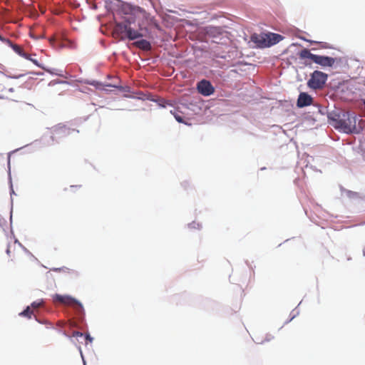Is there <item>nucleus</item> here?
Masks as SVG:
<instances>
[{
    "instance_id": "obj_18",
    "label": "nucleus",
    "mask_w": 365,
    "mask_h": 365,
    "mask_svg": "<svg viewBox=\"0 0 365 365\" xmlns=\"http://www.w3.org/2000/svg\"><path fill=\"white\" fill-rule=\"evenodd\" d=\"M42 300L34 302L33 303H31V307H32L33 309H38L42 305Z\"/></svg>"
},
{
    "instance_id": "obj_17",
    "label": "nucleus",
    "mask_w": 365,
    "mask_h": 365,
    "mask_svg": "<svg viewBox=\"0 0 365 365\" xmlns=\"http://www.w3.org/2000/svg\"><path fill=\"white\" fill-rule=\"evenodd\" d=\"M33 314V310L31 309L30 307H27L26 309H24L22 312L19 314L20 316L26 317L28 318H31Z\"/></svg>"
},
{
    "instance_id": "obj_26",
    "label": "nucleus",
    "mask_w": 365,
    "mask_h": 365,
    "mask_svg": "<svg viewBox=\"0 0 365 365\" xmlns=\"http://www.w3.org/2000/svg\"><path fill=\"white\" fill-rule=\"evenodd\" d=\"M364 104L365 105V100L364 101Z\"/></svg>"
},
{
    "instance_id": "obj_24",
    "label": "nucleus",
    "mask_w": 365,
    "mask_h": 365,
    "mask_svg": "<svg viewBox=\"0 0 365 365\" xmlns=\"http://www.w3.org/2000/svg\"><path fill=\"white\" fill-rule=\"evenodd\" d=\"M81 187V185H75V186H74V185H71V188H73V187Z\"/></svg>"
},
{
    "instance_id": "obj_9",
    "label": "nucleus",
    "mask_w": 365,
    "mask_h": 365,
    "mask_svg": "<svg viewBox=\"0 0 365 365\" xmlns=\"http://www.w3.org/2000/svg\"><path fill=\"white\" fill-rule=\"evenodd\" d=\"M313 98L307 93H301L297 99V105L299 108L305 107L312 104Z\"/></svg>"
},
{
    "instance_id": "obj_12",
    "label": "nucleus",
    "mask_w": 365,
    "mask_h": 365,
    "mask_svg": "<svg viewBox=\"0 0 365 365\" xmlns=\"http://www.w3.org/2000/svg\"><path fill=\"white\" fill-rule=\"evenodd\" d=\"M130 21H124L121 23H118L115 26V31L120 33V34H127L128 29H130Z\"/></svg>"
},
{
    "instance_id": "obj_20",
    "label": "nucleus",
    "mask_w": 365,
    "mask_h": 365,
    "mask_svg": "<svg viewBox=\"0 0 365 365\" xmlns=\"http://www.w3.org/2000/svg\"><path fill=\"white\" fill-rule=\"evenodd\" d=\"M53 271H55V272L63 271L64 272H69V269H68V268H55V269H53Z\"/></svg>"
},
{
    "instance_id": "obj_7",
    "label": "nucleus",
    "mask_w": 365,
    "mask_h": 365,
    "mask_svg": "<svg viewBox=\"0 0 365 365\" xmlns=\"http://www.w3.org/2000/svg\"><path fill=\"white\" fill-rule=\"evenodd\" d=\"M73 129H71L65 125L56 128L53 130V135L51 136L53 140L66 138L73 132Z\"/></svg>"
},
{
    "instance_id": "obj_13",
    "label": "nucleus",
    "mask_w": 365,
    "mask_h": 365,
    "mask_svg": "<svg viewBox=\"0 0 365 365\" xmlns=\"http://www.w3.org/2000/svg\"><path fill=\"white\" fill-rule=\"evenodd\" d=\"M6 43L8 44H9L11 46V47L12 48V49L20 56H21L24 58H29V54H27L26 52H24L23 48L20 46H19L17 44H14L10 40H6Z\"/></svg>"
},
{
    "instance_id": "obj_4",
    "label": "nucleus",
    "mask_w": 365,
    "mask_h": 365,
    "mask_svg": "<svg viewBox=\"0 0 365 365\" xmlns=\"http://www.w3.org/2000/svg\"><path fill=\"white\" fill-rule=\"evenodd\" d=\"M328 78L327 74L322 71H314L310 76L307 82V85L310 88L317 90L321 89L325 85Z\"/></svg>"
},
{
    "instance_id": "obj_1",
    "label": "nucleus",
    "mask_w": 365,
    "mask_h": 365,
    "mask_svg": "<svg viewBox=\"0 0 365 365\" xmlns=\"http://www.w3.org/2000/svg\"><path fill=\"white\" fill-rule=\"evenodd\" d=\"M301 59L309 58L313 62L323 67H331L335 63V58L329 56L313 54L307 48H304L299 53Z\"/></svg>"
},
{
    "instance_id": "obj_16",
    "label": "nucleus",
    "mask_w": 365,
    "mask_h": 365,
    "mask_svg": "<svg viewBox=\"0 0 365 365\" xmlns=\"http://www.w3.org/2000/svg\"><path fill=\"white\" fill-rule=\"evenodd\" d=\"M17 241L15 240L12 245H9L6 249V254L9 257L15 258L16 257V248L19 247L20 245H16Z\"/></svg>"
},
{
    "instance_id": "obj_11",
    "label": "nucleus",
    "mask_w": 365,
    "mask_h": 365,
    "mask_svg": "<svg viewBox=\"0 0 365 365\" xmlns=\"http://www.w3.org/2000/svg\"><path fill=\"white\" fill-rule=\"evenodd\" d=\"M267 37L269 47L279 43L282 39V36L281 35L273 33L267 34Z\"/></svg>"
},
{
    "instance_id": "obj_21",
    "label": "nucleus",
    "mask_w": 365,
    "mask_h": 365,
    "mask_svg": "<svg viewBox=\"0 0 365 365\" xmlns=\"http://www.w3.org/2000/svg\"><path fill=\"white\" fill-rule=\"evenodd\" d=\"M73 336L75 337L82 336L83 334L78 331H75L73 333Z\"/></svg>"
},
{
    "instance_id": "obj_23",
    "label": "nucleus",
    "mask_w": 365,
    "mask_h": 365,
    "mask_svg": "<svg viewBox=\"0 0 365 365\" xmlns=\"http://www.w3.org/2000/svg\"><path fill=\"white\" fill-rule=\"evenodd\" d=\"M0 40L3 42H6V38H4V37H2L1 35H0Z\"/></svg>"
},
{
    "instance_id": "obj_19",
    "label": "nucleus",
    "mask_w": 365,
    "mask_h": 365,
    "mask_svg": "<svg viewBox=\"0 0 365 365\" xmlns=\"http://www.w3.org/2000/svg\"><path fill=\"white\" fill-rule=\"evenodd\" d=\"M26 59H28L29 61H31L32 63H34L35 65H36L37 66H40L37 60L36 59H34L31 57V55H29V58H25Z\"/></svg>"
},
{
    "instance_id": "obj_10",
    "label": "nucleus",
    "mask_w": 365,
    "mask_h": 365,
    "mask_svg": "<svg viewBox=\"0 0 365 365\" xmlns=\"http://www.w3.org/2000/svg\"><path fill=\"white\" fill-rule=\"evenodd\" d=\"M133 44L134 46L146 51H150L152 48L150 43L145 39L135 41Z\"/></svg>"
},
{
    "instance_id": "obj_22",
    "label": "nucleus",
    "mask_w": 365,
    "mask_h": 365,
    "mask_svg": "<svg viewBox=\"0 0 365 365\" xmlns=\"http://www.w3.org/2000/svg\"><path fill=\"white\" fill-rule=\"evenodd\" d=\"M86 339L88 340L89 341H92V338L90 336L89 334H87L86 336Z\"/></svg>"
},
{
    "instance_id": "obj_6",
    "label": "nucleus",
    "mask_w": 365,
    "mask_h": 365,
    "mask_svg": "<svg viewBox=\"0 0 365 365\" xmlns=\"http://www.w3.org/2000/svg\"><path fill=\"white\" fill-rule=\"evenodd\" d=\"M197 88L198 92L205 96L212 95L215 92V88L211 83L206 80H202L197 83Z\"/></svg>"
},
{
    "instance_id": "obj_2",
    "label": "nucleus",
    "mask_w": 365,
    "mask_h": 365,
    "mask_svg": "<svg viewBox=\"0 0 365 365\" xmlns=\"http://www.w3.org/2000/svg\"><path fill=\"white\" fill-rule=\"evenodd\" d=\"M344 118L336 120V126L346 133H359V129L356 127V117L349 113L344 114Z\"/></svg>"
},
{
    "instance_id": "obj_3",
    "label": "nucleus",
    "mask_w": 365,
    "mask_h": 365,
    "mask_svg": "<svg viewBox=\"0 0 365 365\" xmlns=\"http://www.w3.org/2000/svg\"><path fill=\"white\" fill-rule=\"evenodd\" d=\"M159 106L162 108L171 107L170 113L173 115L175 120L179 123H185L184 120L187 118V115L182 110V109H186V108L182 105L181 106H174L173 103L170 101H166L165 99L159 100L158 103Z\"/></svg>"
},
{
    "instance_id": "obj_14",
    "label": "nucleus",
    "mask_w": 365,
    "mask_h": 365,
    "mask_svg": "<svg viewBox=\"0 0 365 365\" xmlns=\"http://www.w3.org/2000/svg\"><path fill=\"white\" fill-rule=\"evenodd\" d=\"M125 36L129 40L133 41L138 38L143 37V34L140 33L139 31L134 30L132 28H130V29H128V33L126 34Z\"/></svg>"
},
{
    "instance_id": "obj_8",
    "label": "nucleus",
    "mask_w": 365,
    "mask_h": 365,
    "mask_svg": "<svg viewBox=\"0 0 365 365\" xmlns=\"http://www.w3.org/2000/svg\"><path fill=\"white\" fill-rule=\"evenodd\" d=\"M267 34H255L251 36V40L253 43H255L257 47L259 48H265L269 47V43H267Z\"/></svg>"
},
{
    "instance_id": "obj_25",
    "label": "nucleus",
    "mask_w": 365,
    "mask_h": 365,
    "mask_svg": "<svg viewBox=\"0 0 365 365\" xmlns=\"http://www.w3.org/2000/svg\"><path fill=\"white\" fill-rule=\"evenodd\" d=\"M363 255H364V256H365V246H364V248L363 250Z\"/></svg>"
},
{
    "instance_id": "obj_15",
    "label": "nucleus",
    "mask_w": 365,
    "mask_h": 365,
    "mask_svg": "<svg viewBox=\"0 0 365 365\" xmlns=\"http://www.w3.org/2000/svg\"><path fill=\"white\" fill-rule=\"evenodd\" d=\"M14 88L12 87H10L9 85H8L7 83H1L0 84V91L1 92H4L5 93H1L0 94V98H8V96H6V93L7 92H14Z\"/></svg>"
},
{
    "instance_id": "obj_5",
    "label": "nucleus",
    "mask_w": 365,
    "mask_h": 365,
    "mask_svg": "<svg viewBox=\"0 0 365 365\" xmlns=\"http://www.w3.org/2000/svg\"><path fill=\"white\" fill-rule=\"evenodd\" d=\"M52 298L54 303H59L78 309L83 308L82 304L78 300L69 295L56 294L53 295Z\"/></svg>"
}]
</instances>
